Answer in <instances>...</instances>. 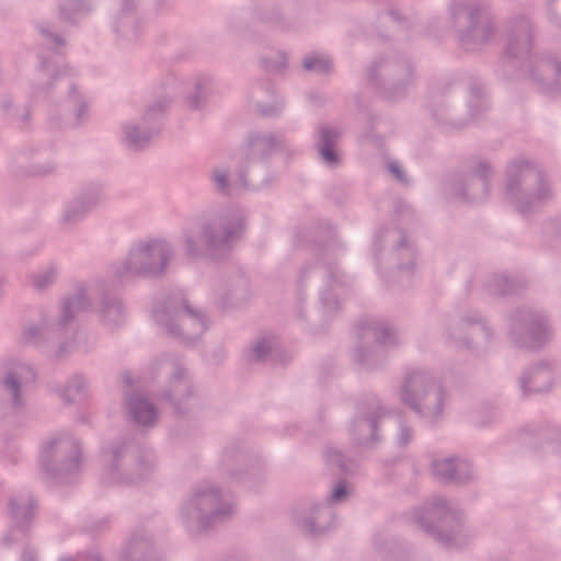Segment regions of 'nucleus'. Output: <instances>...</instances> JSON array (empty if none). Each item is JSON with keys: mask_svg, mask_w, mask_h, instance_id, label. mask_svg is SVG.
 <instances>
[{"mask_svg": "<svg viewBox=\"0 0 561 561\" xmlns=\"http://www.w3.org/2000/svg\"><path fill=\"white\" fill-rule=\"evenodd\" d=\"M440 91L442 95L446 96L448 100L469 91L470 100L465 107L454 105L447 110L443 107V102H437L433 107L432 114L438 123L459 128L467 123L468 117L477 115L471 102L479 101L483 95V87L480 82L473 81L469 84L453 80L446 82Z\"/></svg>", "mask_w": 561, "mask_h": 561, "instance_id": "17", "label": "nucleus"}, {"mask_svg": "<svg viewBox=\"0 0 561 561\" xmlns=\"http://www.w3.org/2000/svg\"><path fill=\"white\" fill-rule=\"evenodd\" d=\"M56 278L55 267H48L44 272L33 274L31 276V283L36 290H44L54 283Z\"/></svg>", "mask_w": 561, "mask_h": 561, "instance_id": "49", "label": "nucleus"}, {"mask_svg": "<svg viewBox=\"0 0 561 561\" xmlns=\"http://www.w3.org/2000/svg\"><path fill=\"white\" fill-rule=\"evenodd\" d=\"M91 308V302L83 287H79L73 297L62 300L59 319L55 322H44L42 325H30L23 332V339L30 344H41L44 340H54L66 334L76 314Z\"/></svg>", "mask_w": 561, "mask_h": 561, "instance_id": "15", "label": "nucleus"}, {"mask_svg": "<svg viewBox=\"0 0 561 561\" xmlns=\"http://www.w3.org/2000/svg\"><path fill=\"white\" fill-rule=\"evenodd\" d=\"M511 336L516 347L535 351L550 340L551 330L545 314L522 308L512 316Z\"/></svg>", "mask_w": 561, "mask_h": 561, "instance_id": "16", "label": "nucleus"}, {"mask_svg": "<svg viewBox=\"0 0 561 561\" xmlns=\"http://www.w3.org/2000/svg\"><path fill=\"white\" fill-rule=\"evenodd\" d=\"M342 137V131L339 127L322 124L318 127L316 150L320 160L331 167H337L341 163V158L336 151V146Z\"/></svg>", "mask_w": 561, "mask_h": 561, "instance_id": "27", "label": "nucleus"}, {"mask_svg": "<svg viewBox=\"0 0 561 561\" xmlns=\"http://www.w3.org/2000/svg\"><path fill=\"white\" fill-rule=\"evenodd\" d=\"M323 232L324 238L317 241V245L323 251V257L301 268L298 278V294L302 298L307 291L317 290L324 312L330 314L339 309V301L334 290L346 285V276L335 263L327 260V256L335 248V230L327 226Z\"/></svg>", "mask_w": 561, "mask_h": 561, "instance_id": "2", "label": "nucleus"}, {"mask_svg": "<svg viewBox=\"0 0 561 561\" xmlns=\"http://www.w3.org/2000/svg\"><path fill=\"white\" fill-rule=\"evenodd\" d=\"M397 234L396 245L390 253L391 263L398 270H410L413 267L415 261L414 247L408 241L403 231L399 230Z\"/></svg>", "mask_w": 561, "mask_h": 561, "instance_id": "33", "label": "nucleus"}, {"mask_svg": "<svg viewBox=\"0 0 561 561\" xmlns=\"http://www.w3.org/2000/svg\"><path fill=\"white\" fill-rule=\"evenodd\" d=\"M87 382L83 377L76 375L62 389L60 396L64 401L72 403L78 396L84 394Z\"/></svg>", "mask_w": 561, "mask_h": 561, "instance_id": "45", "label": "nucleus"}, {"mask_svg": "<svg viewBox=\"0 0 561 561\" xmlns=\"http://www.w3.org/2000/svg\"><path fill=\"white\" fill-rule=\"evenodd\" d=\"M60 561H72L70 558H62ZM76 561H103L98 552H90L87 554L78 556Z\"/></svg>", "mask_w": 561, "mask_h": 561, "instance_id": "58", "label": "nucleus"}, {"mask_svg": "<svg viewBox=\"0 0 561 561\" xmlns=\"http://www.w3.org/2000/svg\"><path fill=\"white\" fill-rule=\"evenodd\" d=\"M34 368L25 363H10L0 378V394L13 413L24 411L27 391L36 381Z\"/></svg>", "mask_w": 561, "mask_h": 561, "instance_id": "18", "label": "nucleus"}, {"mask_svg": "<svg viewBox=\"0 0 561 561\" xmlns=\"http://www.w3.org/2000/svg\"><path fill=\"white\" fill-rule=\"evenodd\" d=\"M157 133L158 129L149 124H146V127H141L137 124H126L124 126L125 141L127 146L134 150H140L147 147Z\"/></svg>", "mask_w": 561, "mask_h": 561, "instance_id": "34", "label": "nucleus"}, {"mask_svg": "<svg viewBox=\"0 0 561 561\" xmlns=\"http://www.w3.org/2000/svg\"><path fill=\"white\" fill-rule=\"evenodd\" d=\"M80 443L70 434L59 433L44 443L39 463L49 478L67 482L81 468Z\"/></svg>", "mask_w": 561, "mask_h": 561, "instance_id": "12", "label": "nucleus"}, {"mask_svg": "<svg viewBox=\"0 0 561 561\" xmlns=\"http://www.w3.org/2000/svg\"><path fill=\"white\" fill-rule=\"evenodd\" d=\"M102 321L110 327H118L125 319V306L115 296L105 295L100 308Z\"/></svg>", "mask_w": 561, "mask_h": 561, "instance_id": "36", "label": "nucleus"}, {"mask_svg": "<svg viewBox=\"0 0 561 561\" xmlns=\"http://www.w3.org/2000/svg\"><path fill=\"white\" fill-rule=\"evenodd\" d=\"M234 504L213 483L196 485L182 508V519L191 533L206 531L232 517Z\"/></svg>", "mask_w": 561, "mask_h": 561, "instance_id": "5", "label": "nucleus"}, {"mask_svg": "<svg viewBox=\"0 0 561 561\" xmlns=\"http://www.w3.org/2000/svg\"><path fill=\"white\" fill-rule=\"evenodd\" d=\"M320 232H321V229H318L317 231H314V233H313V234H314V236H319V234H320Z\"/></svg>", "mask_w": 561, "mask_h": 561, "instance_id": "64", "label": "nucleus"}, {"mask_svg": "<svg viewBox=\"0 0 561 561\" xmlns=\"http://www.w3.org/2000/svg\"><path fill=\"white\" fill-rule=\"evenodd\" d=\"M3 108L8 111L9 116L21 123L22 126H26L30 122V111L26 107L23 108H12L13 103L11 101H5L2 104Z\"/></svg>", "mask_w": 561, "mask_h": 561, "instance_id": "50", "label": "nucleus"}, {"mask_svg": "<svg viewBox=\"0 0 561 561\" xmlns=\"http://www.w3.org/2000/svg\"><path fill=\"white\" fill-rule=\"evenodd\" d=\"M36 510V502L31 494H19L9 500V512L13 520L10 533L4 536L3 542L10 546L16 538V531L24 533L32 522Z\"/></svg>", "mask_w": 561, "mask_h": 561, "instance_id": "25", "label": "nucleus"}, {"mask_svg": "<svg viewBox=\"0 0 561 561\" xmlns=\"http://www.w3.org/2000/svg\"><path fill=\"white\" fill-rule=\"evenodd\" d=\"M387 414L376 399L357 403L356 416L351 433L355 444L365 447L375 446L378 440V422Z\"/></svg>", "mask_w": 561, "mask_h": 561, "instance_id": "21", "label": "nucleus"}, {"mask_svg": "<svg viewBox=\"0 0 561 561\" xmlns=\"http://www.w3.org/2000/svg\"><path fill=\"white\" fill-rule=\"evenodd\" d=\"M154 322L163 333L183 345H192L208 329L205 313L195 309L182 290L169 293L153 309Z\"/></svg>", "mask_w": 561, "mask_h": 561, "instance_id": "3", "label": "nucleus"}, {"mask_svg": "<svg viewBox=\"0 0 561 561\" xmlns=\"http://www.w3.org/2000/svg\"><path fill=\"white\" fill-rule=\"evenodd\" d=\"M524 80L546 94H561V56L539 54L527 66Z\"/></svg>", "mask_w": 561, "mask_h": 561, "instance_id": "20", "label": "nucleus"}, {"mask_svg": "<svg viewBox=\"0 0 561 561\" xmlns=\"http://www.w3.org/2000/svg\"><path fill=\"white\" fill-rule=\"evenodd\" d=\"M64 80L55 66L46 60H42L41 67L36 70L33 81L32 91L34 95L48 92L53 82Z\"/></svg>", "mask_w": 561, "mask_h": 561, "instance_id": "37", "label": "nucleus"}, {"mask_svg": "<svg viewBox=\"0 0 561 561\" xmlns=\"http://www.w3.org/2000/svg\"><path fill=\"white\" fill-rule=\"evenodd\" d=\"M552 370L547 364H538L526 371L519 379L524 394L545 392L552 385Z\"/></svg>", "mask_w": 561, "mask_h": 561, "instance_id": "32", "label": "nucleus"}, {"mask_svg": "<svg viewBox=\"0 0 561 561\" xmlns=\"http://www.w3.org/2000/svg\"><path fill=\"white\" fill-rule=\"evenodd\" d=\"M210 79H199L195 83L194 92L188 96V106L192 110L202 108L210 94Z\"/></svg>", "mask_w": 561, "mask_h": 561, "instance_id": "44", "label": "nucleus"}, {"mask_svg": "<svg viewBox=\"0 0 561 561\" xmlns=\"http://www.w3.org/2000/svg\"><path fill=\"white\" fill-rule=\"evenodd\" d=\"M432 466L435 478L445 483L462 484L472 479L471 465L465 460L448 457L434 460Z\"/></svg>", "mask_w": 561, "mask_h": 561, "instance_id": "28", "label": "nucleus"}, {"mask_svg": "<svg viewBox=\"0 0 561 561\" xmlns=\"http://www.w3.org/2000/svg\"><path fill=\"white\" fill-rule=\"evenodd\" d=\"M245 231V217L239 209L202 214L183 229L186 254L197 257L205 251L211 257L228 253Z\"/></svg>", "mask_w": 561, "mask_h": 561, "instance_id": "1", "label": "nucleus"}, {"mask_svg": "<svg viewBox=\"0 0 561 561\" xmlns=\"http://www.w3.org/2000/svg\"><path fill=\"white\" fill-rule=\"evenodd\" d=\"M302 67L310 72L327 75L332 69V61L323 56H307L304 59Z\"/></svg>", "mask_w": 561, "mask_h": 561, "instance_id": "47", "label": "nucleus"}, {"mask_svg": "<svg viewBox=\"0 0 561 561\" xmlns=\"http://www.w3.org/2000/svg\"><path fill=\"white\" fill-rule=\"evenodd\" d=\"M76 197L92 211L105 201L104 185L100 181L87 183Z\"/></svg>", "mask_w": 561, "mask_h": 561, "instance_id": "38", "label": "nucleus"}, {"mask_svg": "<svg viewBox=\"0 0 561 561\" xmlns=\"http://www.w3.org/2000/svg\"><path fill=\"white\" fill-rule=\"evenodd\" d=\"M89 11L90 4L84 0H65L59 5V16L69 23H75Z\"/></svg>", "mask_w": 561, "mask_h": 561, "instance_id": "40", "label": "nucleus"}, {"mask_svg": "<svg viewBox=\"0 0 561 561\" xmlns=\"http://www.w3.org/2000/svg\"><path fill=\"white\" fill-rule=\"evenodd\" d=\"M173 256V247L167 240H140L131 247L127 257L115 267L114 273L118 279L129 276L158 278L164 275Z\"/></svg>", "mask_w": 561, "mask_h": 561, "instance_id": "7", "label": "nucleus"}, {"mask_svg": "<svg viewBox=\"0 0 561 561\" xmlns=\"http://www.w3.org/2000/svg\"><path fill=\"white\" fill-rule=\"evenodd\" d=\"M449 13L459 46L468 53H482L494 43L496 21L488 3L479 0L455 1Z\"/></svg>", "mask_w": 561, "mask_h": 561, "instance_id": "4", "label": "nucleus"}, {"mask_svg": "<svg viewBox=\"0 0 561 561\" xmlns=\"http://www.w3.org/2000/svg\"><path fill=\"white\" fill-rule=\"evenodd\" d=\"M250 100L263 117L278 116L283 108V102L276 99L271 82L252 87Z\"/></svg>", "mask_w": 561, "mask_h": 561, "instance_id": "29", "label": "nucleus"}, {"mask_svg": "<svg viewBox=\"0 0 561 561\" xmlns=\"http://www.w3.org/2000/svg\"><path fill=\"white\" fill-rule=\"evenodd\" d=\"M491 174V167L485 161H479L471 173L450 185V194L465 203L482 202L489 194Z\"/></svg>", "mask_w": 561, "mask_h": 561, "instance_id": "22", "label": "nucleus"}, {"mask_svg": "<svg viewBox=\"0 0 561 561\" xmlns=\"http://www.w3.org/2000/svg\"><path fill=\"white\" fill-rule=\"evenodd\" d=\"M286 57L284 54L278 53L275 57H262L261 66L267 71H280L285 68Z\"/></svg>", "mask_w": 561, "mask_h": 561, "instance_id": "52", "label": "nucleus"}, {"mask_svg": "<svg viewBox=\"0 0 561 561\" xmlns=\"http://www.w3.org/2000/svg\"><path fill=\"white\" fill-rule=\"evenodd\" d=\"M291 156L295 149L282 133L251 131L247 137V169L251 171L255 164L266 170L265 161L273 153Z\"/></svg>", "mask_w": 561, "mask_h": 561, "instance_id": "19", "label": "nucleus"}, {"mask_svg": "<svg viewBox=\"0 0 561 561\" xmlns=\"http://www.w3.org/2000/svg\"><path fill=\"white\" fill-rule=\"evenodd\" d=\"M106 483L133 484L145 480L153 468L150 455L127 443H116L103 451Z\"/></svg>", "mask_w": 561, "mask_h": 561, "instance_id": "10", "label": "nucleus"}, {"mask_svg": "<svg viewBox=\"0 0 561 561\" xmlns=\"http://www.w3.org/2000/svg\"><path fill=\"white\" fill-rule=\"evenodd\" d=\"M39 32L43 36L47 37L48 39H50L55 45L57 46H64L65 45V39L57 33H51L49 32L46 27H39Z\"/></svg>", "mask_w": 561, "mask_h": 561, "instance_id": "55", "label": "nucleus"}, {"mask_svg": "<svg viewBox=\"0 0 561 561\" xmlns=\"http://www.w3.org/2000/svg\"><path fill=\"white\" fill-rule=\"evenodd\" d=\"M244 456L236 447H227L220 454L219 468L231 478L238 477V468L243 462Z\"/></svg>", "mask_w": 561, "mask_h": 561, "instance_id": "39", "label": "nucleus"}, {"mask_svg": "<svg viewBox=\"0 0 561 561\" xmlns=\"http://www.w3.org/2000/svg\"><path fill=\"white\" fill-rule=\"evenodd\" d=\"M401 401L417 414L437 420L443 415L446 392L427 370H409L400 391Z\"/></svg>", "mask_w": 561, "mask_h": 561, "instance_id": "9", "label": "nucleus"}, {"mask_svg": "<svg viewBox=\"0 0 561 561\" xmlns=\"http://www.w3.org/2000/svg\"><path fill=\"white\" fill-rule=\"evenodd\" d=\"M89 213L87 206L75 196L66 204L60 220L64 225L71 226L83 220Z\"/></svg>", "mask_w": 561, "mask_h": 561, "instance_id": "41", "label": "nucleus"}, {"mask_svg": "<svg viewBox=\"0 0 561 561\" xmlns=\"http://www.w3.org/2000/svg\"><path fill=\"white\" fill-rule=\"evenodd\" d=\"M171 104V99L163 96L157 99L151 104H149L145 111L142 116V121L145 124H150L156 121L159 116L163 115Z\"/></svg>", "mask_w": 561, "mask_h": 561, "instance_id": "48", "label": "nucleus"}, {"mask_svg": "<svg viewBox=\"0 0 561 561\" xmlns=\"http://www.w3.org/2000/svg\"><path fill=\"white\" fill-rule=\"evenodd\" d=\"M415 78L413 62L400 55L377 56L367 68L368 82L389 100L405 95L414 87Z\"/></svg>", "mask_w": 561, "mask_h": 561, "instance_id": "8", "label": "nucleus"}, {"mask_svg": "<svg viewBox=\"0 0 561 561\" xmlns=\"http://www.w3.org/2000/svg\"><path fill=\"white\" fill-rule=\"evenodd\" d=\"M537 30L530 16L517 14L506 20L503 27V49L500 62L503 67L516 68L523 79L527 66L538 54H533Z\"/></svg>", "mask_w": 561, "mask_h": 561, "instance_id": "11", "label": "nucleus"}, {"mask_svg": "<svg viewBox=\"0 0 561 561\" xmlns=\"http://www.w3.org/2000/svg\"><path fill=\"white\" fill-rule=\"evenodd\" d=\"M332 517L333 513L329 506L317 505L313 507L312 515L298 519V524L309 534H322L328 529L327 522L332 519Z\"/></svg>", "mask_w": 561, "mask_h": 561, "instance_id": "35", "label": "nucleus"}, {"mask_svg": "<svg viewBox=\"0 0 561 561\" xmlns=\"http://www.w3.org/2000/svg\"><path fill=\"white\" fill-rule=\"evenodd\" d=\"M505 195L519 214L527 215L546 205L552 191L542 171L523 160L508 165Z\"/></svg>", "mask_w": 561, "mask_h": 561, "instance_id": "6", "label": "nucleus"}, {"mask_svg": "<svg viewBox=\"0 0 561 561\" xmlns=\"http://www.w3.org/2000/svg\"><path fill=\"white\" fill-rule=\"evenodd\" d=\"M248 172H250L248 169H241L238 172L239 182H234L232 184L229 182V173L227 169H214L211 171L210 178L215 184L216 190L225 195H231L232 191L236 188L257 190L268 184L270 181L265 176L261 178L259 175L252 174L251 178L248 179Z\"/></svg>", "mask_w": 561, "mask_h": 561, "instance_id": "26", "label": "nucleus"}, {"mask_svg": "<svg viewBox=\"0 0 561 561\" xmlns=\"http://www.w3.org/2000/svg\"><path fill=\"white\" fill-rule=\"evenodd\" d=\"M21 561H38L37 552L31 547H25L22 552Z\"/></svg>", "mask_w": 561, "mask_h": 561, "instance_id": "59", "label": "nucleus"}, {"mask_svg": "<svg viewBox=\"0 0 561 561\" xmlns=\"http://www.w3.org/2000/svg\"><path fill=\"white\" fill-rule=\"evenodd\" d=\"M517 287L516 282L508 279L505 275H494L486 284L488 293L493 296L513 294L517 290Z\"/></svg>", "mask_w": 561, "mask_h": 561, "instance_id": "43", "label": "nucleus"}, {"mask_svg": "<svg viewBox=\"0 0 561 561\" xmlns=\"http://www.w3.org/2000/svg\"><path fill=\"white\" fill-rule=\"evenodd\" d=\"M126 403L130 420L138 426L151 427L157 421V409L146 397L127 393Z\"/></svg>", "mask_w": 561, "mask_h": 561, "instance_id": "30", "label": "nucleus"}, {"mask_svg": "<svg viewBox=\"0 0 561 561\" xmlns=\"http://www.w3.org/2000/svg\"><path fill=\"white\" fill-rule=\"evenodd\" d=\"M193 386L186 370L179 362H175L170 382L162 392L161 399L171 404L175 414L183 415L187 411L186 401L193 397Z\"/></svg>", "mask_w": 561, "mask_h": 561, "instance_id": "24", "label": "nucleus"}, {"mask_svg": "<svg viewBox=\"0 0 561 561\" xmlns=\"http://www.w3.org/2000/svg\"><path fill=\"white\" fill-rule=\"evenodd\" d=\"M69 96L75 105V124L79 126L89 118V106L85 101L77 93L73 85L69 87Z\"/></svg>", "mask_w": 561, "mask_h": 561, "instance_id": "46", "label": "nucleus"}, {"mask_svg": "<svg viewBox=\"0 0 561 561\" xmlns=\"http://www.w3.org/2000/svg\"><path fill=\"white\" fill-rule=\"evenodd\" d=\"M414 520L424 533L442 546L450 547L461 531V514L445 499H435L431 504L414 512Z\"/></svg>", "mask_w": 561, "mask_h": 561, "instance_id": "13", "label": "nucleus"}, {"mask_svg": "<svg viewBox=\"0 0 561 561\" xmlns=\"http://www.w3.org/2000/svg\"><path fill=\"white\" fill-rule=\"evenodd\" d=\"M56 165L53 162H48L45 165L34 164L32 167V173L36 175L49 174L55 170Z\"/></svg>", "mask_w": 561, "mask_h": 561, "instance_id": "56", "label": "nucleus"}, {"mask_svg": "<svg viewBox=\"0 0 561 561\" xmlns=\"http://www.w3.org/2000/svg\"><path fill=\"white\" fill-rule=\"evenodd\" d=\"M123 380L126 385L130 386L133 383V379L129 373L123 374Z\"/></svg>", "mask_w": 561, "mask_h": 561, "instance_id": "63", "label": "nucleus"}, {"mask_svg": "<svg viewBox=\"0 0 561 561\" xmlns=\"http://www.w3.org/2000/svg\"><path fill=\"white\" fill-rule=\"evenodd\" d=\"M325 457L328 463L336 466L344 474H351L357 469V463L353 459L345 458V456L336 448L328 447Z\"/></svg>", "mask_w": 561, "mask_h": 561, "instance_id": "42", "label": "nucleus"}, {"mask_svg": "<svg viewBox=\"0 0 561 561\" xmlns=\"http://www.w3.org/2000/svg\"><path fill=\"white\" fill-rule=\"evenodd\" d=\"M272 352L271 341L266 337L259 339L251 346L252 358L256 362L263 360Z\"/></svg>", "mask_w": 561, "mask_h": 561, "instance_id": "51", "label": "nucleus"}, {"mask_svg": "<svg viewBox=\"0 0 561 561\" xmlns=\"http://www.w3.org/2000/svg\"><path fill=\"white\" fill-rule=\"evenodd\" d=\"M449 336L458 347L471 348L472 343L489 342L492 332L477 312L465 316L448 327Z\"/></svg>", "mask_w": 561, "mask_h": 561, "instance_id": "23", "label": "nucleus"}, {"mask_svg": "<svg viewBox=\"0 0 561 561\" xmlns=\"http://www.w3.org/2000/svg\"><path fill=\"white\" fill-rule=\"evenodd\" d=\"M122 13L126 16V20L128 23H134V19L131 16H127L129 12H131L134 8V1L133 0H122Z\"/></svg>", "mask_w": 561, "mask_h": 561, "instance_id": "60", "label": "nucleus"}, {"mask_svg": "<svg viewBox=\"0 0 561 561\" xmlns=\"http://www.w3.org/2000/svg\"><path fill=\"white\" fill-rule=\"evenodd\" d=\"M116 31H117V32H119V33H122L124 36H127V37H128V36H135V35H136V31H135L134 28H133V30H130V31H126V30H124V28H121V27H119V25H117Z\"/></svg>", "mask_w": 561, "mask_h": 561, "instance_id": "62", "label": "nucleus"}, {"mask_svg": "<svg viewBox=\"0 0 561 561\" xmlns=\"http://www.w3.org/2000/svg\"><path fill=\"white\" fill-rule=\"evenodd\" d=\"M68 353H69V344L67 342H62V343H60V345L58 347V351L56 353V357L57 358H61L65 355H67Z\"/></svg>", "mask_w": 561, "mask_h": 561, "instance_id": "61", "label": "nucleus"}, {"mask_svg": "<svg viewBox=\"0 0 561 561\" xmlns=\"http://www.w3.org/2000/svg\"><path fill=\"white\" fill-rule=\"evenodd\" d=\"M388 170L390 173H392L394 175V178L401 182V183H404L407 184L408 183V179L403 172V170L401 169V167L399 165V163L397 161H391L388 163Z\"/></svg>", "mask_w": 561, "mask_h": 561, "instance_id": "54", "label": "nucleus"}, {"mask_svg": "<svg viewBox=\"0 0 561 561\" xmlns=\"http://www.w3.org/2000/svg\"><path fill=\"white\" fill-rule=\"evenodd\" d=\"M121 561H157L151 538L144 531H137L122 551Z\"/></svg>", "mask_w": 561, "mask_h": 561, "instance_id": "31", "label": "nucleus"}, {"mask_svg": "<svg viewBox=\"0 0 561 561\" xmlns=\"http://www.w3.org/2000/svg\"><path fill=\"white\" fill-rule=\"evenodd\" d=\"M358 343L355 362L364 368L378 366L383 359V350L398 345L397 331L385 322L365 320L358 323Z\"/></svg>", "mask_w": 561, "mask_h": 561, "instance_id": "14", "label": "nucleus"}, {"mask_svg": "<svg viewBox=\"0 0 561 561\" xmlns=\"http://www.w3.org/2000/svg\"><path fill=\"white\" fill-rule=\"evenodd\" d=\"M411 436H412L411 430L408 426L402 425L400 428V433L398 435V443L401 446H407L411 439Z\"/></svg>", "mask_w": 561, "mask_h": 561, "instance_id": "57", "label": "nucleus"}, {"mask_svg": "<svg viewBox=\"0 0 561 561\" xmlns=\"http://www.w3.org/2000/svg\"><path fill=\"white\" fill-rule=\"evenodd\" d=\"M348 491L345 480H340L337 484L333 488L330 501L331 502H341L347 497Z\"/></svg>", "mask_w": 561, "mask_h": 561, "instance_id": "53", "label": "nucleus"}]
</instances>
